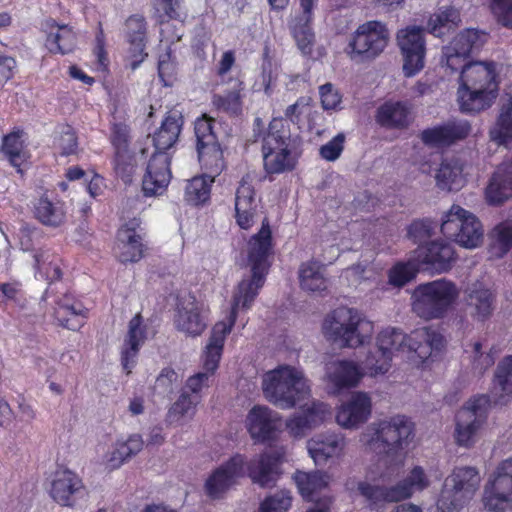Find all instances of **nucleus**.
Instances as JSON below:
<instances>
[{
  "instance_id": "1",
  "label": "nucleus",
  "mask_w": 512,
  "mask_h": 512,
  "mask_svg": "<svg viewBox=\"0 0 512 512\" xmlns=\"http://www.w3.org/2000/svg\"><path fill=\"white\" fill-rule=\"evenodd\" d=\"M273 254L272 232L268 219L264 218L260 230L248 241L247 260L251 274L243 277L238 283L226 320L219 321L213 326L205 347L203 369L208 373L214 374L219 366L225 339L236 322L238 312L248 311L264 286L272 266Z\"/></svg>"
},
{
  "instance_id": "2",
  "label": "nucleus",
  "mask_w": 512,
  "mask_h": 512,
  "mask_svg": "<svg viewBox=\"0 0 512 512\" xmlns=\"http://www.w3.org/2000/svg\"><path fill=\"white\" fill-rule=\"evenodd\" d=\"M404 346L413 352L424 365L433 356L434 352H440L445 346V339L441 333L431 327H421L403 334L395 328L382 330L376 340V347L366 359V367L371 375L385 374L391 367L393 354Z\"/></svg>"
},
{
  "instance_id": "3",
  "label": "nucleus",
  "mask_w": 512,
  "mask_h": 512,
  "mask_svg": "<svg viewBox=\"0 0 512 512\" xmlns=\"http://www.w3.org/2000/svg\"><path fill=\"white\" fill-rule=\"evenodd\" d=\"M282 462L283 454L278 451L263 452L248 463L244 455L235 454L207 478L205 492L211 499H221L245 475V466L253 483L263 488L271 487L279 478Z\"/></svg>"
},
{
  "instance_id": "4",
  "label": "nucleus",
  "mask_w": 512,
  "mask_h": 512,
  "mask_svg": "<svg viewBox=\"0 0 512 512\" xmlns=\"http://www.w3.org/2000/svg\"><path fill=\"white\" fill-rule=\"evenodd\" d=\"M494 62H469L460 74L458 103L461 112L476 114L488 109L498 94Z\"/></svg>"
},
{
  "instance_id": "5",
  "label": "nucleus",
  "mask_w": 512,
  "mask_h": 512,
  "mask_svg": "<svg viewBox=\"0 0 512 512\" xmlns=\"http://www.w3.org/2000/svg\"><path fill=\"white\" fill-rule=\"evenodd\" d=\"M263 166L268 175L293 171L301 156V139L292 135L282 117L273 118L262 140Z\"/></svg>"
},
{
  "instance_id": "6",
  "label": "nucleus",
  "mask_w": 512,
  "mask_h": 512,
  "mask_svg": "<svg viewBox=\"0 0 512 512\" xmlns=\"http://www.w3.org/2000/svg\"><path fill=\"white\" fill-rule=\"evenodd\" d=\"M457 285L446 278L418 284L411 294L412 312L425 321L444 319L459 298Z\"/></svg>"
},
{
  "instance_id": "7",
  "label": "nucleus",
  "mask_w": 512,
  "mask_h": 512,
  "mask_svg": "<svg viewBox=\"0 0 512 512\" xmlns=\"http://www.w3.org/2000/svg\"><path fill=\"white\" fill-rule=\"evenodd\" d=\"M414 436V425L406 416L397 415L389 421H380L368 429L362 441L370 450L391 462L403 463L402 450Z\"/></svg>"
},
{
  "instance_id": "8",
  "label": "nucleus",
  "mask_w": 512,
  "mask_h": 512,
  "mask_svg": "<svg viewBox=\"0 0 512 512\" xmlns=\"http://www.w3.org/2000/svg\"><path fill=\"white\" fill-rule=\"evenodd\" d=\"M263 393L273 405L291 409L309 396L310 388L301 372L284 365L264 375Z\"/></svg>"
},
{
  "instance_id": "9",
  "label": "nucleus",
  "mask_w": 512,
  "mask_h": 512,
  "mask_svg": "<svg viewBox=\"0 0 512 512\" xmlns=\"http://www.w3.org/2000/svg\"><path fill=\"white\" fill-rule=\"evenodd\" d=\"M480 475L474 467H456L445 479L437 501L438 512H459L474 497Z\"/></svg>"
},
{
  "instance_id": "10",
  "label": "nucleus",
  "mask_w": 512,
  "mask_h": 512,
  "mask_svg": "<svg viewBox=\"0 0 512 512\" xmlns=\"http://www.w3.org/2000/svg\"><path fill=\"white\" fill-rule=\"evenodd\" d=\"M215 123V119L207 114H202L194 123L198 160L204 174L212 178L219 176L226 167Z\"/></svg>"
},
{
  "instance_id": "11",
  "label": "nucleus",
  "mask_w": 512,
  "mask_h": 512,
  "mask_svg": "<svg viewBox=\"0 0 512 512\" xmlns=\"http://www.w3.org/2000/svg\"><path fill=\"white\" fill-rule=\"evenodd\" d=\"M512 402V355L504 357L497 365L492 381L490 395L482 394L473 397L466 407L469 418L486 420L488 408L506 406Z\"/></svg>"
},
{
  "instance_id": "12",
  "label": "nucleus",
  "mask_w": 512,
  "mask_h": 512,
  "mask_svg": "<svg viewBox=\"0 0 512 512\" xmlns=\"http://www.w3.org/2000/svg\"><path fill=\"white\" fill-rule=\"evenodd\" d=\"M429 486V480L421 466H415L409 475L396 485L384 487L366 481L358 483V492L371 507L383 503L399 502L412 496L415 490L422 491Z\"/></svg>"
},
{
  "instance_id": "13",
  "label": "nucleus",
  "mask_w": 512,
  "mask_h": 512,
  "mask_svg": "<svg viewBox=\"0 0 512 512\" xmlns=\"http://www.w3.org/2000/svg\"><path fill=\"white\" fill-rule=\"evenodd\" d=\"M388 40L389 31L384 23L367 21L350 36L344 52L352 61H371L384 51Z\"/></svg>"
},
{
  "instance_id": "14",
  "label": "nucleus",
  "mask_w": 512,
  "mask_h": 512,
  "mask_svg": "<svg viewBox=\"0 0 512 512\" xmlns=\"http://www.w3.org/2000/svg\"><path fill=\"white\" fill-rule=\"evenodd\" d=\"M440 230L446 238L464 248H476L483 241V228L479 219L456 204L445 214Z\"/></svg>"
},
{
  "instance_id": "15",
  "label": "nucleus",
  "mask_w": 512,
  "mask_h": 512,
  "mask_svg": "<svg viewBox=\"0 0 512 512\" xmlns=\"http://www.w3.org/2000/svg\"><path fill=\"white\" fill-rule=\"evenodd\" d=\"M361 316L356 309L338 307L326 315L322 324L325 337L341 347L354 348L362 345L364 339L359 333Z\"/></svg>"
},
{
  "instance_id": "16",
  "label": "nucleus",
  "mask_w": 512,
  "mask_h": 512,
  "mask_svg": "<svg viewBox=\"0 0 512 512\" xmlns=\"http://www.w3.org/2000/svg\"><path fill=\"white\" fill-rule=\"evenodd\" d=\"M486 510L506 512L512 509V457L501 461L489 476L483 490Z\"/></svg>"
},
{
  "instance_id": "17",
  "label": "nucleus",
  "mask_w": 512,
  "mask_h": 512,
  "mask_svg": "<svg viewBox=\"0 0 512 512\" xmlns=\"http://www.w3.org/2000/svg\"><path fill=\"white\" fill-rule=\"evenodd\" d=\"M210 310L195 295L179 297L176 302L173 324L177 331L189 337H198L208 326Z\"/></svg>"
},
{
  "instance_id": "18",
  "label": "nucleus",
  "mask_w": 512,
  "mask_h": 512,
  "mask_svg": "<svg viewBox=\"0 0 512 512\" xmlns=\"http://www.w3.org/2000/svg\"><path fill=\"white\" fill-rule=\"evenodd\" d=\"M141 230L138 217L129 219L117 229L113 252L120 263H137L145 257L148 245Z\"/></svg>"
},
{
  "instance_id": "19",
  "label": "nucleus",
  "mask_w": 512,
  "mask_h": 512,
  "mask_svg": "<svg viewBox=\"0 0 512 512\" xmlns=\"http://www.w3.org/2000/svg\"><path fill=\"white\" fill-rule=\"evenodd\" d=\"M86 494L84 482L76 472L58 467L52 474L49 495L58 505L74 508Z\"/></svg>"
},
{
  "instance_id": "20",
  "label": "nucleus",
  "mask_w": 512,
  "mask_h": 512,
  "mask_svg": "<svg viewBox=\"0 0 512 512\" xmlns=\"http://www.w3.org/2000/svg\"><path fill=\"white\" fill-rule=\"evenodd\" d=\"M397 41L403 55V72L412 77L424 67L426 46L424 31L420 27H407L397 34Z\"/></svg>"
},
{
  "instance_id": "21",
  "label": "nucleus",
  "mask_w": 512,
  "mask_h": 512,
  "mask_svg": "<svg viewBox=\"0 0 512 512\" xmlns=\"http://www.w3.org/2000/svg\"><path fill=\"white\" fill-rule=\"evenodd\" d=\"M414 260L424 270L444 273L451 270L457 260V254L451 243L434 240L419 245L414 251Z\"/></svg>"
},
{
  "instance_id": "22",
  "label": "nucleus",
  "mask_w": 512,
  "mask_h": 512,
  "mask_svg": "<svg viewBox=\"0 0 512 512\" xmlns=\"http://www.w3.org/2000/svg\"><path fill=\"white\" fill-rule=\"evenodd\" d=\"M247 431L255 443H270L278 439L282 417L263 405H255L247 414Z\"/></svg>"
},
{
  "instance_id": "23",
  "label": "nucleus",
  "mask_w": 512,
  "mask_h": 512,
  "mask_svg": "<svg viewBox=\"0 0 512 512\" xmlns=\"http://www.w3.org/2000/svg\"><path fill=\"white\" fill-rule=\"evenodd\" d=\"M171 157L166 152L154 151L151 155L142 179V190L145 196L161 195L170 183Z\"/></svg>"
},
{
  "instance_id": "24",
  "label": "nucleus",
  "mask_w": 512,
  "mask_h": 512,
  "mask_svg": "<svg viewBox=\"0 0 512 512\" xmlns=\"http://www.w3.org/2000/svg\"><path fill=\"white\" fill-rule=\"evenodd\" d=\"M472 127L467 120H449L441 125L424 129L421 140L424 144L435 148H446L458 141L465 140Z\"/></svg>"
},
{
  "instance_id": "25",
  "label": "nucleus",
  "mask_w": 512,
  "mask_h": 512,
  "mask_svg": "<svg viewBox=\"0 0 512 512\" xmlns=\"http://www.w3.org/2000/svg\"><path fill=\"white\" fill-rule=\"evenodd\" d=\"M258 217L256 191L250 174H245L237 187L235 194V220L243 230L253 227Z\"/></svg>"
},
{
  "instance_id": "26",
  "label": "nucleus",
  "mask_w": 512,
  "mask_h": 512,
  "mask_svg": "<svg viewBox=\"0 0 512 512\" xmlns=\"http://www.w3.org/2000/svg\"><path fill=\"white\" fill-rule=\"evenodd\" d=\"M45 34L44 45L50 54L66 55L77 47V34L68 24H59L54 18H46L41 24Z\"/></svg>"
},
{
  "instance_id": "27",
  "label": "nucleus",
  "mask_w": 512,
  "mask_h": 512,
  "mask_svg": "<svg viewBox=\"0 0 512 512\" xmlns=\"http://www.w3.org/2000/svg\"><path fill=\"white\" fill-rule=\"evenodd\" d=\"M225 83L221 93H214L211 97L212 107L229 118H240L244 111L246 85L242 78L230 79Z\"/></svg>"
},
{
  "instance_id": "28",
  "label": "nucleus",
  "mask_w": 512,
  "mask_h": 512,
  "mask_svg": "<svg viewBox=\"0 0 512 512\" xmlns=\"http://www.w3.org/2000/svg\"><path fill=\"white\" fill-rule=\"evenodd\" d=\"M147 325L140 313H137L128 324V331L121 348V364L126 374H130L136 365L141 347L147 340Z\"/></svg>"
},
{
  "instance_id": "29",
  "label": "nucleus",
  "mask_w": 512,
  "mask_h": 512,
  "mask_svg": "<svg viewBox=\"0 0 512 512\" xmlns=\"http://www.w3.org/2000/svg\"><path fill=\"white\" fill-rule=\"evenodd\" d=\"M412 120V108L406 101L387 100L375 112L376 123L385 129L403 130Z\"/></svg>"
},
{
  "instance_id": "30",
  "label": "nucleus",
  "mask_w": 512,
  "mask_h": 512,
  "mask_svg": "<svg viewBox=\"0 0 512 512\" xmlns=\"http://www.w3.org/2000/svg\"><path fill=\"white\" fill-rule=\"evenodd\" d=\"M371 407L370 397L364 392H356L348 402L339 407L336 421L344 428H356L368 420Z\"/></svg>"
},
{
  "instance_id": "31",
  "label": "nucleus",
  "mask_w": 512,
  "mask_h": 512,
  "mask_svg": "<svg viewBox=\"0 0 512 512\" xmlns=\"http://www.w3.org/2000/svg\"><path fill=\"white\" fill-rule=\"evenodd\" d=\"M53 317L57 325L68 330L78 331L87 322L89 309L80 301L64 296L55 303Z\"/></svg>"
},
{
  "instance_id": "32",
  "label": "nucleus",
  "mask_w": 512,
  "mask_h": 512,
  "mask_svg": "<svg viewBox=\"0 0 512 512\" xmlns=\"http://www.w3.org/2000/svg\"><path fill=\"white\" fill-rule=\"evenodd\" d=\"M315 2L316 0H300L302 14L295 18L291 26L292 36L304 55L312 53L315 42V34L311 26Z\"/></svg>"
},
{
  "instance_id": "33",
  "label": "nucleus",
  "mask_w": 512,
  "mask_h": 512,
  "mask_svg": "<svg viewBox=\"0 0 512 512\" xmlns=\"http://www.w3.org/2000/svg\"><path fill=\"white\" fill-rule=\"evenodd\" d=\"M465 301L471 317L478 322H485L495 310L496 294L483 284H474L467 290Z\"/></svg>"
},
{
  "instance_id": "34",
  "label": "nucleus",
  "mask_w": 512,
  "mask_h": 512,
  "mask_svg": "<svg viewBox=\"0 0 512 512\" xmlns=\"http://www.w3.org/2000/svg\"><path fill=\"white\" fill-rule=\"evenodd\" d=\"M485 197L491 205H500L512 197V161L497 167L486 187Z\"/></svg>"
},
{
  "instance_id": "35",
  "label": "nucleus",
  "mask_w": 512,
  "mask_h": 512,
  "mask_svg": "<svg viewBox=\"0 0 512 512\" xmlns=\"http://www.w3.org/2000/svg\"><path fill=\"white\" fill-rule=\"evenodd\" d=\"M25 136L23 128L13 127L9 133L2 136L0 145V153L21 174L23 173L22 166L28 158Z\"/></svg>"
},
{
  "instance_id": "36",
  "label": "nucleus",
  "mask_w": 512,
  "mask_h": 512,
  "mask_svg": "<svg viewBox=\"0 0 512 512\" xmlns=\"http://www.w3.org/2000/svg\"><path fill=\"white\" fill-rule=\"evenodd\" d=\"M326 376L338 391L356 387L363 374L359 367L349 360H337L327 364Z\"/></svg>"
},
{
  "instance_id": "37",
  "label": "nucleus",
  "mask_w": 512,
  "mask_h": 512,
  "mask_svg": "<svg viewBox=\"0 0 512 512\" xmlns=\"http://www.w3.org/2000/svg\"><path fill=\"white\" fill-rule=\"evenodd\" d=\"M33 214L41 224L53 228L61 226L66 218L64 203L58 199H49L47 194H43L36 200Z\"/></svg>"
},
{
  "instance_id": "38",
  "label": "nucleus",
  "mask_w": 512,
  "mask_h": 512,
  "mask_svg": "<svg viewBox=\"0 0 512 512\" xmlns=\"http://www.w3.org/2000/svg\"><path fill=\"white\" fill-rule=\"evenodd\" d=\"M343 445V438L336 434L318 435L309 440L308 451L315 463L320 464L340 455Z\"/></svg>"
},
{
  "instance_id": "39",
  "label": "nucleus",
  "mask_w": 512,
  "mask_h": 512,
  "mask_svg": "<svg viewBox=\"0 0 512 512\" xmlns=\"http://www.w3.org/2000/svg\"><path fill=\"white\" fill-rule=\"evenodd\" d=\"M181 116L168 114L163 119L161 126L153 134L152 141L155 151L166 152L178 141L182 129Z\"/></svg>"
},
{
  "instance_id": "40",
  "label": "nucleus",
  "mask_w": 512,
  "mask_h": 512,
  "mask_svg": "<svg viewBox=\"0 0 512 512\" xmlns=\"http://www.w3.org/2000/svg\"><path fill=\"white\" fill-rule=\"evenodd\" d=\"M143 448L142 437L138 434L129 436L126 441H117L113 451L106 456L108 470L118 469L125 461L136 455Z\"/></svg>"
},
{
  "instance_id": "41",
  "label": "nucleus",
  "mask_w": 512,
  "mask_h": 512,
  "mask_svg": "<svg viewBox=\"0 0 512 512\" xmlns=\"http://www.w3.org/2000/svg\"><path fill=\"white\" fill-rule=\"evenodd\" d=\"M478 39V31L475 29H466L459 33L451 42L450 46L446 48L445 57L447 63L454 65L453 61L467 60L470 57L473 49L476 46Z\"/></svg>"
},
{
  "instance_id": "42",
  "label": "nucleus",
  "mask_w": 512,
  "mask_h": 512,
  "mask_svg": "<svg viewBox=\"0 0 512 512\" xmlns=\"http://www.w3.org/2000/svg\"><path fill=\"white\" fill-rule=\"evenodd\" d=\"M462 166L457 161H443L436 173L437 186L442 190H459L463 183Z\"/></svg>"
},
{
  "instance_id": "43",
  "label": "nucleus",
  "mask_w": 512,
  "mask_h": 512,
  "mask_svg": "<svg viewBox=\"0 0 512 512\" xmlns=\"http://www.w3.org/2000/svg\"><path fill=\"white\" fill-rule=\"evenodd\" d=\"M215 178L206 176L193 177L186 185L185 200L188 204L199 206L210 199L211 187Z\"/></svg>"
},
{
  "instance_id": "44",
  "label": "nucleus",
  "mask_w": 512,
  "mask_h": 512,
  "mask_svg": "<svg viewBox=\"0 0 512 512\" xmlns=\"http://www.w3.org/2000/svg\"><path fill=\"white\" fill-rule=\"evenodd\" d=\"M294 479L300 494L307 500L328 485L327 475L320 471L311 473L297 471Z\"/></svg>"
},
{
  "instance_id": "45",
  "label": "nucleus",
  "mask_w": 512,
  "mask_h": 512,
  "mask_svg": "<svg viewBox=\"0 0 512 512\" xmlns=\"http://www.w3.org/2000/svg\"><path fill=\"white\" fill-rule=\"evenodd\" d=\"M299 282L303 290L322 292L327 288V280L316 262L302 263L299 268Z\"/></svg>"
},
{
  "instance_id": "46",
  "label": "nucleus",
  "mask_w": 512,
  "mask_h": 512,
  "mask_svg": "<svg viewBox=\"0 0 512 512\" xmlns=\"http://www.w3.org/2000/svg\"><path fill=\"white\" fill-rule=\"evenodd\" d=\"M420 265L414 261L397 262L388 271L389 283L394 287H404L416 278Z\"/></svg>"
},
{
  "instance_id": "47",
  "label": "nucleus",
  "mask_w": 512,
  "mask_h": 512,
  "mask_svg": "<svg viewBox=\"0 0 512 512\" xmlns=\"http://www.w3.org/2000/svg\"><path fill=\"white\" fill-rule=\"evenodd\" d=\"M491 138L506 146L512 143V97L502 106L497 127L491 131Z\"/></svg>"
},
{
  "instance_id": "48",
  "label": "nucleus",
  "mask_w": 512,
  "mask_h": 512,
  "mask_svg": "<svg viewBox=\"0 0 512 512\" xmlns=\"http://www.w3.org/2000/svg\"><path fill=\"white\" fill-rule=\"evenodd\" d=\"M459 20L458 11L452 7H446L430 16L427 26L434 36L441 37L445 34V29L452 28Z\"/></svg>"
},
{
  "instance_id": "49",
  "label": "nucleus",
  "mask_w": 512,
  "mask_h": 512,
  "mask_svg": "<svg viewBox=\"0 0 512 512\" xmlns=\"http://www.w3.org/2000/svg\"><path fill=\"white\" fill-rule=\"evenodd\" d=\"M34 268L46 275L49 281H57L62 277L61 268L57 263H54V255L48 249L39 248L35 251L34 255Z\"/></svg>"
},
{
  "instance_id": "50",
  "label": "nucleus",
  "mask_w": 512,
  "mask_h": 512,
  "mask_svg": "<svg viewBox=\"0 0 512 512\" xmlns=\"http://www.w3.org/2000/svg\"><path fill=\"white\" fill-rule=\"evenodd\" d=\"M114 171L125 184H130L137 170L135 155L130 151L114 153Z\"/></svg>"
},
{
  "instance_id": "51",
  "label": "nucleus",
  "mask_w": 512,
  "mask_h": 512,
  "mask_svg": "<svg viewBox=\"0 0 512 512\" xmlns=\"http://www.w3.org/2000/svg\"><path fill=\"white\" fill-rule=\"evenodd\" d=\"M235 64L236 52L232 49L224 51L215 66V75L218 78L216 85H225V83H231L230 79L242 78L239 74L236 76L230 74Z\"/></svg>"
},
{
  "instance_id": "52",
  "label": "nucleus",
  "mask_w": 512,
  "mask_h": 512,
  "mask_svg": "<svg viewBox=\"0 0 512 512\" xmlns=\"http://www.w3.org/2000/svg\"><path fill=\"white\" fill-rule=\"evenodd\" d=\"M493 247L498 256L505 255L512 248V221H504L495 226L492 232Z\"/></svg>"
},
{
  "instance_id": "53",
  "label": "nucleus",
  "mask_w": 512,
  "mask_h": 512,
  "mask_svg": "<svg viewBox=\"0 0 512 512\" xmlns=\"http://www.w3.org/2000/svg\"><path fill=\"white\" fill-rule=\"evenodd\" d=\"M292 504L289 491L281 490L267 496L259 506V512H287Z\"/></svg>"
},
{
  "instance_id": "54",
  "label": "nucleus",
  "mask_w": 512,
  "mask_h": 512,
  "mask_svg": "<svg viewBox=\"0 0 512 512\" xmlns=\"http://www.w3.org/2000/svg\"><path fill=\"white\" fill-rule=\"evenodd\" d=\"M199 399L197 396L191 397L187 392H182L176 402L168 411V418L171 421H179L182 417L194 413Z\"/></svg>"
},
{
  "instance_id": "55",
  "label": "nucleus",
  "mask_w": 512,
  "mask_h": 512,
  "mask_svg": "<svg viewBox=\"0 0 512 512\" xmlns=\"http://www.w3.org/2000/svg\"><path fill=\"white\" fill-rule=\"evenodd\" d=\"M177 382V372L172 367H164L156 378L154 391L159 395L170 397L174 393Z\"/></svg>"
},
{
  "instance_id": "56",
  "label": "nucleus",
  "mask_w": 512,
  "mask_h": 512,
  "mask_svg": "<svg viewBox=\"0 0 512 512\" xmlns=\"http://www.w3.org/2000/svg\"><path fill=\"white\" fill-rule=\"evenodd\" d=\"M482 425L483 419H476V417L466 425L457 422L455 435L457 444L467 448L471 447L474 444L475 435Z\"/></svg>"
},
{
  "instance_id": "57",
  "label": "nucleus",
  "mask_w": 512,
  "mask_h": 512,
  "mask_svg": "<svg viewBox=\"0 0 512 512\" xmlns=\"http://www.w3.org/2000/svg\"><path fill=\"white\" fill-rule=\"evenodd\" d=\"M183 0H157L158 23L163 26L171 20H181Z\"/></svg>"
},
{
  "instance_id": "58",
  "label": "nucleus",
  "mask_w": 512,
  "mask_h": 512,
  "mask_svg": "<svg viewBox=\"0 0 512 512\" xmlns=\"http://www.w3.org/2000/svg\"><path fill=\"white\" fill-rule=\"evenodd\" d=\"M110 142L114 153L130 151V128L124 123H114L111 127Z\"/></svg>"
},
{
  "instance_id": "59",
  "label": "nucleus",
  "mask_w": 512,
  "mask_h": 512,
  "mask_svg": "<svg viewBox=\"0 0 512 512\" xmlns=\"http://www.w3.org/2000/svg\"><path fill=\"white\" fill-rule=\"evenodd\" d=\"M57 147L61 156H70L77 153L78 137L71 125H64L57 142Z\"/></svg>"
},
{
  "instance_id": "60",
  "label": "nucleus",
  "mask_w": 512,
  "mask_h": 512,
  "mask_svg": "<svg viewBox=\"0 0 512 512\" xmlns=\"http://www.w3.org/2000/svg\"><path fill=\"white\" fill-rule=\"evenodd\" d=\"M129 44L128 58L130 60V68L136 70L140 64L147 58L146 50L147 38H131L127 39Z\"/></svg>"
},
{
  "instance_id": "61",
  "label": "nucleus",
  "mask_w": 512,
  "mask_h": 512,
  "mask_svg": "<svg viewBox=\"0 0 512 512\" xmlns=\"http://www.w3.org/2000/svg\"><path fill=\"white\" fill-rule=\"evenodd\" d=\"M93 55L95 57L98 70L103 72L107 71L110 61L106 50L105 34L101 22L98 23V32L95 36Z\"/></svg>"
},
{
  "instance_id": "62",
  "label": "nucleus",
  "mask_w": 512,
  "mask_h": 512,
  "mask_svg": "<svg viewBox=\"0 0 512 512\" xmlns=\"http://www.w3.org/2000/svg\"><path fill=\"white\" fill-rule=\"evenodd\" d=\"M434 228L433 222L429 219L414 220L407 228V237L418 243L429 238Z\"/></svg>"
},
{
  "instance_id": "63",
  "label": "nucleus",
  "mask_w": 512,
  "mask_h": 512,
  "mask_svg": "<svg viewBox=\"0 0 512 512\" xmlns=\"http://www.w3.org/2000/svg\"><path fill=\"white\" fill-rule=\"evenodd\" d=\"M490 7L497 22L512 29V0H490Z\"/></svg>"
},
{
  "instance_id": "64",
  "label": "nucleus",
  "mask_w": 512,
  "mask_h": 512,
  "mask_svg": "<svg viewBox=\"0 0 512 512\" xmlns=\"http://www.w3.org/2000/svg\"><path fill=\"white\" fill-rule=\"evenodd\" d=\"M311 112V107L308 101L301 97L294 104L289 105L285 112V118H283L287 123L288 121L292 122L300 126L303 123V117L309 115Z\"/></svg>"
}]
</instances>
